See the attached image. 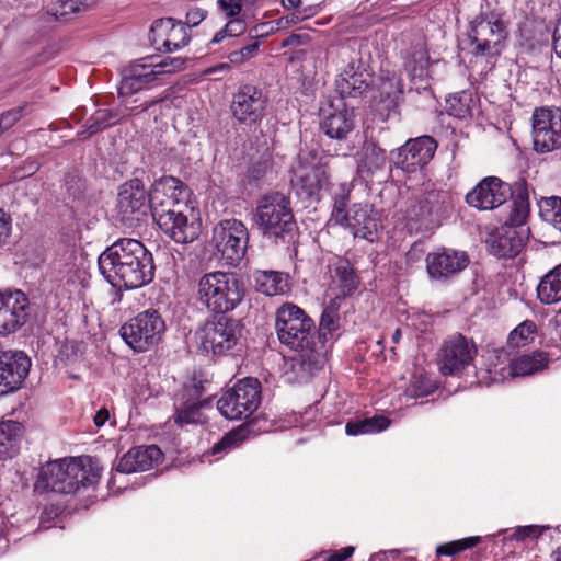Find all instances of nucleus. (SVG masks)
<instances>
[{
	"mask_svg": "<svg viewBox=\"0 0 561 561\" xmlns=\"http://www.w3.org/2000/svg\"><path fill=\"white\" fill-rule=\"evenodd\" d=\"M104 278L118 289L139 288L152 280V254L136 240L124 238L108 247L98 261Z\"/></svg>",
	"mask_w": 561,
	"mask_h": 561,
	"instance_id": "obj_1",
	"label": "nucleus"
},
{
	"mask_svg": "<svg viewBox=\"0 0 561 561\" xmlns=\"http://www.w3.org/2000/svg\"><path fill=\"white\" fill-rule=\"evenodd\" d=\"M100 477V469L89 457L60 459L50 461L41 469L36 488L73 494L96 484Z\"/></svg>",
	"mask_w": 561,
	"mask_h": 561,
	"instance_id": "obj_2",
	"label": "nucleus"
},
{
	"mask_svg": "<svg viewBox=\"0 0 561 561\" xmlns=\"http://www.w3.org/2000/svg\"><path fill=\"white\" fill-rule=\"evenodd\" d=\"M339 329V302L332 299L323 309L317 336L313 334L311 350L304 355H295L290 359L286 378L290 382H307L323 368L327 356V343Z\"/></svg>",
	"mask_w": 561,
	"mask_h": 561,
	"instance_id": "obj_3",
	"label": "nucleus"
},
{
	"mask_svg": "<svg viewBox=\"0 0 561 561\" xmlns=\"http://www.w3.org/2000/svg\"><path fill=\"white\" fill-rule=\"evenodd\" d=\"M197 300L209 311L227 313L243 300V282L233 273L214 271L204 274L197 282Z\"/></svg>",
	"mask_w": 561,
	"mask_h": 561,
	"instance_id": "obj_4",
	"label": "nucleus"
},
{
	"mask_svg": "<svg viewBox=\"0 0 561 561\" xmlns=\"http://www.w3.org/2000/svg\"><path fill=\"white\" fill-rule=\"evenodd\" d=\"M453 210L451 196L444 190H430L408 199L403 218L410 232H427L440 226Z\"/></svg>",
	"mask_w": 561,
	"mask_h": 561,
	"instance_id": "obj_5",
	"label": "nucleus"
},
{
	"mask_svg": "<svg viewBox=\"0 0 561 561\" xmlns=\"http://www.w3.org/2000/svg\"><path fill=\"white\" fill-rule=\"evenodd\" d=\"M276 333L279 342L296 355H304L313 344V320L300 307L294 304H284L277 309Z\"/></svg>",
	"mask_w": 561,
	"mask_h": 561,
	"instance_id": "obj_6",
	"label": "nucleus"
},
{
	"mask_svg": "<svg viewBox=\"0 0 561 561\" xmlns=\"http://www.w3.org/2000/svg\"><path fill=\"white\" fill-rule=\"evenodd\" d=\"M488 374L492 382H503L515 377L531 376L545 370L549 363V354L541 351L523 354L510 358L508 353L501 348L488 355Z\"/></svg>",
	"mask_w": 561,
	"mask_h": 561,
	"instance_id": "obj_7",
	"label": "nucleus"
},
{
	"mask_svg": "<svg viewBox=\"0 0 561 561\" xmlns=\"http://www.w3.org/2000/svg\"><path fill=\"white\" fill-rule=\"evenodd\" d=\"M468 37L473 57L493 65L507 37V25L499 14L481 15L471 22Z\"/></svg>",
	"mask_w": 561,
	"mask_h": 561,
	"instance_id": "obj_8",
	"label": "nucleus"
},
{
	"mask_svg": "<svg viewBox=\"0 0 561 561\" xmlns=\"http://www.w3.org/2000/svg\"><path fill=\"white\" fill-rule=\"evenodd\" d=\"M254 220L263 236L270 238H284L296 228L290 203L280 193L264 195L259 201Z\"/></svg>",
	"mask_w": 561,
	"mask_h": 561,
	"instance_id": "obj_9",
	"label": "nucleus"
},
{
	"mask_svg": "<svg viewBox=\"0 0 561 561\" xmlns=\"http://www.w3.org/2000/svg\"><path fill=\"white\" fill-rule=\"evenodd\" d=\"M261 403V382L248 377L239 380L217 401V409L228 420H241L256 411Z\"/></svg>",
	"mask_w": 561,
	"mask_h": 561,
	"instance_id": "obj_10",
	"label": "nucleus"
},
{
	"mask_svg": "<svg viewBox=\"0 0 561 561\" xmlns=\"http://www.w3.org/2000/svg\"><path fill=\"white\" fill-rule=\"evenodd\" d=\"M165 330L164 321L157 310L138 313L121 327L122 339L135 352H147L159 343Z\"/></svg>",
	"mask_w": 561,
	"mask_h": 561,
	"instance_id": "obj_11",
	"label": "nucleus"
},
{
	"mask_svg": "<svg viewBox=\"0 0 561 561\" xmlns=\"http://www.w3.org/2000/svg\"><path fill=\"white\" fill-rule=\"evenodd\" d=\"M242 332L239 320L221 316L207 321L197 332L199 347L207 354L224 355L232 350Z\"/></svg>",
	"mask_w": 561,
	"mask_h": 561,
	"instance_id": "obj_12",
	"label": "nucleus"
},
{
	"mask_svg": "<svg viewBox=\"0 0 561 561\" xmlns=\"http://www.w3.org/2000/svg\"><path fill=\"white\" fill-rule=\"evenodd\" d=\"M213 241L226 264L237 266L244 257L249 231L238 219H225L213 230Z\"/></svg>",
	"mask_w": 561,
	"mask_h": 561,
	"instance_id": "obj_13",
	"label": "nucleus"
},
{
	"mask_svg": "<svg viewBox=\"0 0 561 561\" xmlns=\"http://www.w3.org/2000/svg\"><path fill=\"white\" fill-rule=\"evenodd\" d=\"M477 354L473 340L460 333L453 334L444 340L438 350V369L444 376L460 375L473 363Z\"/></svg>",
	"mask_w": 561,
	"mask_h": 561,
	"instance_id": "obj_14",
	"label": "nucleus"
},
{
	"mask_svg": "<svg viewBox=\"0 0 561 561\" xmlns=\"http://www.w3.org/2000/svg\"><path fill=\"white\" fill-rule=\"evenodd\" d=\"M116 209L121 221L128 227L145 220L150 211V193L140 179H131L119 186Z\"/></svg>",
	"mask_w": 561,
	"mask_h": 561,
	"instance_id": "obj_15",
	"label": "nucleus"
},
{
	"mask_svg": "<svg viewBox=\"0 0 561 561\" xmlns=\"http://www.w3.org/2000/svg\"><path fill=\"white\" fill-rule=\"evenodd\" d=\"M268 95L257 85L244 83L232 95L230 112L239 124L252 126L266 115Z\"/></svg>",
	"mask_w": 561,
	"mask_h": 561,
	"instance_id": "obj_16",
	"label": "nucleus"
},
{
	"mask_svg": "<svg viewBox=\"0 0 561 561\" xmlns=\"http://www.w3.org/2000/svg\"><path fill=\"white\" fill-rule=\"evenodd\" d=\"M186 185L174 176L156 180L150 190V213L153 220L186 208Z\"/></svg>",
	"mask_w": 561,
	"mask_h": 561,
	"instance_id": "obj_17",
	"label": "nucleus"
},
{
	"mask_svg": "<svg viewBox=\"0 0 561 561\" xmlns=\"http://www.w3.org/2000/svg\"><path fill=\"white\" fill-rule=\"evenodd\" d=\"M533 140L537 152L561 148V108L538 107L533 113Z\"/></svg>",
	"mask_w": 561,
	"mask_h": 561,
	"instance_id": "obj_18",
	"label": "nucleus"
},
{
	"mask_svg": "<svg viewBox=\"0 0 561 561\" xmlns=\"http://www.w3.org/2000/svg\"><path fill=\"white\" fill-rule=\"evenodd\" d=\"M30 317V300L22 290L0 291V335L15 333L26 324Z\"/></svg>",
	"mask_w": 561,
	"mask_h": 561,
	"instance_id": "obj_19",
	"label": "nucleus"
},
{
	"mask_svg": "<svg viewBox=\"0 0 561 561\" xmlns=\"http://www.w3.org/2000/svg\"><path fill=\"white\" fill-rule=\"evenodd\" d=\"M508 183L497 176L482 179L466 194V203L479 210H492L503 205L513 194Z\"/></svg>",
	"mask_w": 561,
	"mask_h": 561,
	"instance_id": "obj_20",
	"label": "nucleus"
},
{
	"mask_svg": "<svg viewBox=\"0 0 561 561\" xmlns=\"http://www.w3.org/2000/svg\"><path fill=\"white\" fill-rule=\"evenodd\" d=\"M437 141L431 136L409 139L392 154L397 168L407 173H414L424 168L434 157Z\"/></svg>",
	"mask_w": 561,
	"mask_h": 561,
	"instance_id": "obj_21",
	"label": "nucleus"
},
{
	"mask_svg": "<svg viewBox=\"0 0 561 561\" xmlns=\"http://www.w3.org/2000/svg\"><path fill=\"white\" fill-rule=\"evenodd\" d=\"M31 368V359L22 351H0V396L19 390Z\"/></svg>",
	"mask_w": 561,
	"mask_h": 561,
	"instance_id": "obj_22",
	"label": "nucleus"
},
{
	"mask_svg": "<svg viewBox=\"0 0 561 561\" xmlns=\"http://www.w3.org/2000/svg\"><path fill=\"white\" fill-rule=\"evenodd\" d=\"M159 228L176 243H191L201 233V222L190 206L154 219Z\"/></svg>",
	"mask_w": 561,
	"mask_h": 561,
	"instance_id": "obj_23",
	"label": "nucleus"
},
{
	"mask_svg": "<svg viewBox=\"0 0 561 561\" xmlns=\"http://www.w3.org/2000/svg\"><path fill=\"white\" fill-rule=\"evenodd\" d=\"M328 181L325 168L308 158L299 156L298 162L293 167L291 184L297 193L307 198L319 194Z\"/></svg>",
	"mask_w": 561,
	"mask_h": 561,
	"instance_id": "obj_24",
	"label": "nucleus"
},
{
	"mask_svg": "<svg viewBox=\"0 0 561 561\" xmlns=\"http://www.w3.org/2000/svg\"><path fill=\"white\" fill-rule=\"evenodd\" d=\"M150 39L153 44H161L164 51L172 53L188 44L190 34L186 24L172 18H164L151 25Z\"/></svg>",
	"mask_w": 561,
	"mask_h": 561,
	"instance_id": "obj_25",
	"label": "nucleus"
},
{
	"mask_svg": "<svg viewBox=\"0 0 561 561\" xmlns=\"http://www.w3.org/2000/svg\"><path fill=\"white\" fill-rule=\"evenodd\" d=\"M428 275L435 279H446L463 271L469 264L466 252L453 249L428 253L426 256Z\"/></svg>",
	"mask_w": 561,
	"mask_h": 561,
	"instance_id": "obj_26",
	"label": "nucleus"
},
{
	"mask_svg": "<svg viewBox=\"0 0 561 561\" xmlns=\"http://www.w3.org/2000/svg\"><path fill=\"white\" fill-rule=\"evenodd\" d=\"M163 458V453L156 445L137 446L130 448L123 457L116 467V470L122 473H134L138 471H147L158 465Z\"/></svg>",
	"mask_w": 561,
	"mask_h": 561,
	"instance_id": "obj_27",
	"label": "nucleus"
},
{
	"mask_svg": "<svg viewBox=\"0 0 561 561\" xmlns=\"http://www.w3.org/2000/svg\"><path fill=\"white\" fill-rule=\"evenodd\" d=\"M355 238L374 241L380 227L377 213L368 204H354L344 224Z\"/></svg>",
	"mask_w": 561,
	"mask_h": 561,
	"instance_id": "obj_28",
	"label": "nucleus"
},
{
	"mask_svg": "<svg viewBox=\"0 0 561 561\" xmlns=\"http://www.w3.org/2000/svg\"><path fill=\"white\" fill-rule=\"evenodd\" d=\"M491 254L500 259H512L524 248V237L513 227L502 226L486 239Z\"/></svg>",
	"mask_w": 561,
	"mask_h": 561,
	"instance_id": "obj_29",
	"label": "nucleus"
},
{
	"mask_svg": "<svg viewBox=\"0 0 561 561\" xmlns=\"http://www.w3.org/2000/svg\"><path fill=\"white\" fill-rule=\"evenodd\" d=\"M153 59H156L154 56H149L133 62L128 67L127 73L118 88L119 95H131L157 80L153 68L151 69L147 62V60Z\"/></svg>",
	"mask_w": 561,
	"mask_h": 561,
	"instance_id": "obj_30",
	"label": "nucleus"
},
{
	"mask_svg": "<svg viewBox=\"0 0 561 561\" xmlns=\"http://www.w3.org/2000/svg\"><path fill=\"white\" fill-rule=\"evenodd\" d=\"M514 194L510 197L512 203L505 224L503 226L517 228L523 226L529 216V194L524 180L517 181L513 188Z\"/></svg>",
	"mask_w": 561,
	"mask_h": 561,
	"instance_id": "obj_31",
	"label": "nucleus"
},
{
	"mask_svg": "<svg viewBox=\"0 0 561 561\" xmlns=\"http://www.w3.org/2000/svg\"><path fill=\"white\" fill-rule=\"evenodd\" d=\"M358 68L359 65L352 60L336 80V89L342 96L356 98L368 89L369 84L363 73L358 72Z\"/></svg>",
	"mask_w": 561,
	"mask_h": 561,
	"instance_id": "obj_32",
	"label": "nucleus"
},
{
	"mask_svg": "<svg viewBox=\"0 0 561 561\" xmlns=\"http://www.w3.org/2000/svg\"><path fill=\"white\" fill-rule=\"evenodd\" d=\"M24 433L22 423L7 420L0 422V458H12L20 448Z\"/></svg>",
	"mask_w": 561,
	"mask_h": 561,
	"instance_id": "obj_33",
	"label": "nucleus"
},
{
	"mask_svg": "<svg viewBox=\"0 0 561 561\" xmlns=\"http://www.w3.org/2000/svg\"><path fill=\"white\" fill-rule=\"evenodd\" d=\"M323 133L333 139H345L354 129V115L347 110L329 114L321 122Z\"/></svg>",
	"mask_w": 561,
	"mask_h": 561,
	"instance_id": "obj_34",
	"label": "nucleus"
},
{
	"mask_svg": "<svg viewBox=\"0 0 561 561\" xmlns=\"http://www.w3.org/2000/svg\"><path fill=\"white\" fill-rule=\"evenodd\" d=\"M357 163L360 173L374 174L381 171L387 163L386 150L378 147L374 141H365L358 152Z\"/></svg>",
	"mask_w": 561,
	"mask_h": 561,
	"instance_id": "obj_35",
	"label": "nucleus"
},
{
	"mask_svg": "<svg viewBox=\"0 0 561 561\" xmlns=\"http://www.w3.org/2000/svg\"><path fill=\"white\" fill-rule=\"evenodd\" d=\"M122 119L121 114L116 110L102 108L98 110L83 125V129L78 133L81 139H87L99 131L116 125Z\"/></svg>",
	"mask_w": 561,
	"mask_h": 561,
	"instance_id": "obj_36",
	"label": "nucleus"
},
{
	"mask_svg": "<svg viewBox=\"0 0 561 561\" xmlns=\"http://www.w3.org/2000/svg\"><path fill=\"white\" fill-rule=\"evenodd\" d=\"M537 296L546 305L561 301V264L541 278L537 287Z\"/></svg>",
	"mask_w": 561,
	"mask_h": 561,
	"instance_id": "obj_37",
	"label": "nucleus"
},
{
	"mask_svg": "<svg viewBox=\"0 0 561 561\" xmlns=\"http://www.w3.org/2000/svg\"><path fill=\"white\" fill-rule=\"evenodd\" d=\"M255 286L257 291L266 296H276L287 289L286 275L274 271H260L255 274Z\"/></svg>",
	"mask_w": 561,
	"mask_h": 561,
	"instance_id": "obj_38",
	"label": "nucleus"
},
{
	"mask_svg": "<svg viewBox=\"0 0 561 561\" xmlns=\"http://www.w3.org/2000/svg\"><path fill=\"white\" fill-rule=\"evenodd\" d=\"M334 272L343 296L352 295L359 285V277L351 262L345 257H337Z\"/></svg>",
	"mask_w": 561,
	"mask_h": 561,
	"instance_id": "obj_39",
	"label": "nucleus"
},
{
	"mask_svg": "<svg viewBox=\"0 0 561 561\" xmlns=\"http://www.w3.org/2000/svg\"><path fill=\"white\" fill-rule=\"evenodd\" d=\"M389 420L381 415L366 417L364 420L348 421L345 431L348 435L371 434L386 430L389 426Z\"/></svg>",
	"mask_w": 561,
	"mask_h": 561,
	"instance_id": "obj_40",
	"label": "nucleus"
},
{
	"mask_svg": "<svg viewBox=\"0 0 561 561\" xmlns=\"http://www.w3.org/2000/svg\"><path fill=\"white\" fill-rule=\"evenodd\" d=\"M350 187L345 184H341L339 186V192L334 193V204L331 214V220L336 225L344 226L346 220H348V215L351 211H347V204L350 201Z\"/></svg>",
	"mask_w": 561,
	"mask_h": 561,
	"instance_id": "obj_41",
	"label": "nucleus"
},
{
	"mask_svg": "<svg viewBox=\"0 0 561 561\" xmlns=\"http://www.w3.org/2000/svg\"><path fill=\"white\" fill-rule=\"evenodd\" d=\"M537 332V325L531 320H525L518 324L507 337V343L512 347H522L534 341Z\"/></svg>",
	"mask_w": 561,
	"mask_h": 561,
	"instance_id": "obj_42",
	"label": "nucleus"
},
{
	"mask_svg": "<svg viewBox=\"0 0 561 561\" xmlns=\"http://www.w3.org/2000/svg\"><path fill=\"white\" fill-rule=\"evenodd\" d=\"M471 95L467 92L456 93L446 100L449 115L465 119L471 115Z\"/></svg>",
	"mask_w": 561,
	"mask_h": 561,
	"instance_id": "obj_43",
	"label": "nucleus"
},
{
	"mask_svg": "<svg viewBox=\"0 0 561 561\" xmlns=\"http://www.w3.org/2000/svg\"><path fill=\"white\" fill-rule=\"evenodd\" d=\"M249 433L250 430L244 425L228 432L218 443L211 447V453L217 455L240 446L244 440L248 439Z\"/></svg>",
	"mask_w": 561,
	"mask_h": 561,
	"instance_id": "obj_44",
	"label": "nucleus"
},
{
	"mask_svg": "<svg viewBox=\"0 0 561 561\" xmlns=\"http://www.w3.org/2000/svg\"><path fill=\"white\" fill-rule=\"evenodd\" d=\"M481 541L479 536H472L462 538L459 540L450 541L444 545H440L436 549V553L438 556H454L467 549L473 548Z\"/></svg>",
	"mask_w": 561,
	"mask_h": 561,
	"instance_id": "obj_45",
	"label": "nucleus"
},
{
	"mask_svg": "<svg viewBox=\"0 0 561 561\" xmlns=\"http://www.w3.org/2000/svg\"><path fill=\"white\" fill-rule=\"evenodd\" d=\"M150 68H153L156 72V79L158 80L161 75L173 73L184 69L185 59L181 57H165L159 62L153 60H147Z\"/></svg>",
	"mask_w": 561,
	"mask_h": 561,
	"instance_id": "obj_46",
	"label": "nucleus"
},
{
	"mask_svg": "<svg viewBox=\"0 0 561 561\" xmlns=\"http://www.w3.org/2000/svg\"><path fill=\"white\" fill-rule=\"evenodd\" d=\"M247 30V24L242 19L233 18L231 19L224 28L218 31L213 37V44L220 43L226 37H234L243 34Z\"/></svg>",
	"mask_w": 561,
	"mask_h": 561,
	"instance_id": "obj_47",
	"label": "nucleus"
},
{
	"mask_svg": "<svg viewBox=\"0 0 561 561\" xmlns=\"http://www.w3.org/2000/svg\"><path fill=\"white\" fill-rule=\"evenodd\" d=\"M435 390L434 385L430 379L423 375L414 377L413 381L407 389V392L412 398H422L431 394Z\"/></svg>",
	"mask_w": 561,
	"mask_h": 561,
	"instance_id": "obj_48",
	"label": "nucleus"
},
{
	"mask_svg": "<svg viewBox=\"0 0 561 561\" xmlns=\"http://www.w3.org/2000/svg\"><path fill=\"white\" fill-rule=\"evenodd\" d=\"M259 46H260V44L257 42H254L249 45H245L241 49L231 51L228 55V59H229L230 64L240 66V65L244 64L245 61L250 60L257 54Z\"/></svg>",
	"mask_w": 561,
	"mask_h": 561,
	"instance_id": "obj_49",
	"label": "nucleus"
},
{
	"mask_svg": "<svg viewBox=\"0 0 561 561\" xmlns=\"http://www.w3.org/2000/svg\"><path fill=\"white\" fill-rule=\"evenodd\" d=\"M202 421L201 407L193 403L182 410H178L175 422L179 425L199 423Z\"/></svg>",
	"mask_w": 561,
	"mask_h": 561,
	"instance_id": "obj_50",
	"label": "nucleus"
},
{
	"mask_svg": "<svg viewBox=\"0 0 561 561\" xmlns=\"http://www.w3.org/2000/svg\"><path fill=\"white\" fill-rule=\"evenodd\" d=\"M87 1L88 0H62L60 1L59 9L54 12V15L58 19L85 10L88 5Z\"/></svg>",
	"mask_w": 561,
	"mask_h": 561,
	"instance_id": "obj_51",
	"label": "nucleus"
},
{
	"mask_svg": "<svg viewBox=\"0 0 561 561\" xmlns=\"http://www.w3.org/2000/svg\"><path fill=\"white\" fill-rule=\"evenodd\" d=\"M427 59L424 58L423 54L413 55L411 59L405 62V69L412 78H422L426 75Z\"/></svg>",
	"mask_w": 561,
	"mask_h": 561,
	"instance_id": "obj_52",
	"label": "nucleus"
},
{
	"mask_svg": "<svg viewBox=\"0 0 561 561\" xmlns=\"http://www.w3.org/2000/svg\"><path fill=\"white\" fill-rule=\"evenodd\" d=\"M65 185L68 193L75 198L82 196L85 191V182L76 173H68L65 176Z\"/></svg>",
	"mask_w": 561,
	"mask_h": 561,
	"instance_id": "obj_53",
	"label": "nucleus"
},
{
	"mask_svg": "<svg viewBox=\"0 0 561 561\" xmlns=\"http://www.w3.org/2000/svg\"><path fill=\"white\" fill-rule=\"evenodd\" d=\"M543 531V528L537 525H528L516 528L511 535V539L523 541L526 538H538Z\"/></svg>",
	"mask_w": 561,
	"mask_h": 561,
	"instance_id": "obj_54",
	"label": "nucleus"
},
{
	"mask_svg": "<svg viewBox=\"0 0 561 561\" xmlns=\"http://www.w3.org/2000/svg\"><path fill=\"white\" fill-rule=\"evenodd\" d=\"M12 230V219L9 214L0 208V251L8 243Z\"/></svg>",
	"mask_w": 561,
	"mask_h": 561,
	"instance_id": "obj_55",
	"label": "nucleus"
},
{
	"mask_svg": "<svg viewBox=\"0 0 561 561\" xmlns=\"http://www.w3.org/2000/svg\"><path fill=\"white\" fill-rule=\"evenodd\" d=\"M24 106L14 107L0 115L2 127L10 129L22 116Z\"/></svg>",
	"mask_w": 561,
	"mask_h": 561,
	"instance_id": "obj_56",
	"label": "nucleus"
},
{
	"mask_svg": "<svg viewBox=\"0 0 561 561\" xmlns=\"http://www.w3.org/2000/svg\"><path fill=\"white\" fill-rule=\"evenodd\" d=\"M310 36L307 33L291 34L282 43L283 47H298L307 45L310 42Z\"/></svg>",
	"mask_w": 561,
	"mask_h": 561,
	"instance_id": "obj_57",
	"label": "nucleus"
},
{
	"mask_svg": "<svg viewBox=\"0 0 561 561\" xmlns=\"http://www.w3.org/2000/svg\"><path fill=\"white\" fill-rule=\"evenodd\" d=\"M354 547L347 546L340 550L332 551L330 554L325 558V561H345L352 554L354 553Z\"/></svg>",
	"mask_w": 561,
	"mask_h": 561,
	"instance_id": "obj_58",
	"label": "nucleus"
},
{
	"mask_svg": "<svg viewBox=\"0 0 561 561\" xmlns=\"http://www.w3.org/2000/svg\"><path fill=\"white\" fill-rule=\"evenodd\" d=\"M206 18V11L202 9H193L186 13V26H196Z\"/></svg>",
	"mask_w": 561,
	"mask_h": 561,
	"instance_id": "obj_59",
	"label": "nucleus"
},
{
	"mask_svg": "<svg viewBox=\"0 0 561 561\" xmlns=\"http://www.w3.org/2000/svg\"><path fill=\"white\" fill-rule=\"evenodd\" d=\"M304 19L300 12H293L286 16H282L276 21L277 28H285L289 25L296 24Z\"/></svg>",
	"mask_w": 561,
	"mask_h": 561,
	"instance_id": "obj_60",
	"label": "nucleus"
},
{
	"mask_svg": "<svg viewBox=\"0 0 561 561\" xmlns=\"http://www.w3.org/2000/svg\"><path fill=\"white\" fill-rule=\"evenodd\" d=\"M553 49L561 57V14L553 32Z\"/></svg>",
	"mask_w": 561,
	"mask_h": 561,
	"instance_id": "obj_61",
	"label": "nucleus"
},
{
	"mask_svg": "<svg viewBox=\"0 0 561 561\" xmlns=\"http://www.w3.org/2000/svg\"><path fill=\"white\" fill-rule=\"evenodd\" d=\"M110 419V412L107 409L105 408H102L100 409L96 414L94 415V424L98 426V427H101L103 426L106 421Z\"/></svg>",
	"mask_w": 561,
	"mask_h": 561,
	"instance_id": "obj_62",
	"label": "nucleus"
},
{
	"mask_svg": "<svg viewBox=\"0 0 561 561\" xmlns=\"http://www.w3.org/2000/svg\"><path fill=\"white\" fill-rule=\"evenodd\" d=\"M57 515H58L57 507H55V506L45 507L41 514V523L44 524L46 522H49Z\"/></svg>",
	"mask_w": 561,
	"mask_h": 561,
	"instance_id": "obj_63",
	"label": "nucleus"
},
{
	"mask_svg": "<svg viewBox=\"0 0 561 561\" xmlns=\"http://www.w3.org/2000/svg\"><path fill=\"white\" fill-rule=\"evenodd\" d=\"M231 65L230 61L229 62H220L216 66H213L210 68H208L206 70V73H216V72H219V71H229L231 69Z\"/></svg>",
	"mask_w": 561,
	"mask_h": 561,
	"instance_id": "obj_64",
	"label": "nucleus"
}]
</instances>
